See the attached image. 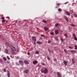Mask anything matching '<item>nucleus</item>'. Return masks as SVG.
<instances>
[{
	"label": "nucleus",
	"instance_id": "f257e3e1",
	"mask_svg": "<svg viewBox=\"0 0 77 77\" xmlns=\"http://www.w3.org/2000/svg\"><path fill=\"white\" fill-rule=\"evenodd\" d=\"M42 73H44L45 74L48 72V69L47 68L44 69V68H43L41 70Z\"/></svg>",
	"mask_w": 77,
	"mask_h": 77
},
{
	"label": "nucleus",
	"instance_id": "f03ea898",
	"mask_svg": "<svg viewBox=\"0 0 77 77\" xmlns=\"http://www.w3.org/2000/svg\"><path fill=\"white\" fill-rule=\"evenodd\" d=\"M19 63L20 65H21L22 66H23L24 65V62L23 61L21 60H20L19 61Z\"/></svg>",
	"mask_w": 77,
	"mask_h": 77
},
{
	"label": "nucleus",
	"instance_id": "7ed1b4c3",
	"mask_svg": "<svg viewBox=\"0 0 77 77\" xmlns=\"http://www.w3.org/2000/svg\"><path fill=\"white\" fill-rule=\"evenodd\" d=\"M73 38H74V39L75 40V41H77V38L76 36V35H75V34H73Z\"/></svg>",
	"mask_w": 77,
	"mask_h": 77
},
{
	"label": "nucleus",
	"instance_id": "20e7f679",
	"mask_svg": "<svg viewBox=\"0 0 77 77\" xmlns=\"http://www.w3.org/2000/svg\"><path fill=\"white\" fill-rule=\"evenodd\" d=\"M32 41H33V42H36V38L35 37H32Z\"/></svg>",
	"mask_w": 77,
	"mask_h": 77
},
{
	"label": "nucleus",
	"instance_id": "39448f33",
	"mask_svg": "<svg viewBox=\"0 0 77 77\" xmlns=\"http://www.w3.org/2000/svg\"><path fill=\"white\" fill-rule=\"evenodd\" d=\"M11 48L12 51H15L16 50L14 46H11Z\"/></svg>",
	"mask_w": 77,
	"mask_h": 77
},
{
	"label": "nucleus",
	"instance_id": "423d86ee",
	"mask_svg": "<svg viewBox=\"0 0 77 77\" xmlns=\"http://www.w3.org/2000/svg\"><path fill=\"white\" fill-rule=\"evenodd\" d=\"M32 63L34 65H35L37 64V63H38V61H37L36 60L34 61H33Z\"/></svg>",
	"mask_w": 77,
	"mask_h": 77
},
{
	"label": "nucleus",
	"instance_id": "0eeeda50",
	"mask_svg": "<svg viewBox=\"0 0 77 77\" xmlns=\"http://www.w3.org/2000/svg\"><path fill=\"white\" fill-rule=\"evenodd\" d=\"M57 75L58 77H62V75L59 72H57Z\"/></svg>",
	"mask_w": 77,
	"mask_h": 77
},
{
	"label": "nucleus",
	"instance_id": "6e6552de",
	"mask_svg": "<svg viewBox=\"0 0 77 77\" xmlns=\"http://www.w3.org/2000/svg\"><path fill=\"white\" fill-rule=\"evenodd\" d=\"M65 19V20L66 21H69V19H68V17L65 16H64L63 17Z\"/></svg>",
	"mask_w": 77,
	"mask_h": 77
},
{
	"label": "nucleus",
	"instance_id": "1a4fd4ad",
	"mask_svg": "<svg viewBox=\"0 0 77 77\" xmlns=\"http://www.w3.org/2000/svg\"><path fill=\"white\" fill-rule=\"evenodd\" d=\"M29 72V70L26 69L24 71V72L26 74H28Z\"/></svg>",
	"mask_w": 77,
	"mask_h": 77
},
{
	"label": "nucleus",
	"instance_id": "9d476101",
	"mask_svg": "<svg viewBox=\"0 0 77 77\" xmlns=\"http://www.w3.org/2000/svg\"><path fill=\"white\" fill-rule=\"evenodd\" d=\"M55 35H58L59 33V30L57 29L55 30Z\"/></svg>",
	"mask_w": 77,
	"mask_h": 77
},
{
	"label": "nucleus",
	"instance_id": "9b49d317",
	"mask_svg": "<svg viewBox=\"0 0 77 77\" xmlns=\"http://www.w3.org/2000/svg\"><path fill=\"white\" fill-rule=\"evenodd\" d=\"M44 29L45 31H47V30H48V28L46 26H45Z\"/></svg>",
	"mask_w": 77,
	"mask_h": 77
},
{
	"label": "nucleus",
	"instance_id": "f8f14e48",
	"mask_svg": "<svg viewBox=\"0 0 77 77\" xmlns=\"http://www.w3.org/2000/svg\"><path fill=\"white\" fill-rule=\"evenodd\" d=\"M65 12L67 15H69V16H70L71 15L70 13H69V12H68V11H65Z\"/></svg>",
	"mask_w": 77,
	"mask_h": 77
},
{
	"label": "nucleus",
	"instance_id": "ddd939ff",
	"mask_svg": "<svg viewBox=\"0 0 77 77\" xmlns=\"http://www.w3.org/2000/svg\"><path fill=\"white\" fill-rule=\"evenodd\" d=\"M63 63H64L65 65H67L68 64V62H67V61H66L65 60H64Z\"/></svg>",
	"mask_w": 77,
	"mask_h": 77
},
{
	"label": "nucleus",
	"instance_id": "4468645a",
	"mask_svg": "<svg viewBox=\"0 0 77 77\" xmlns=\"http://www.w3.org/2000/svg\"><path fill=\"white\" fill-rule=\"evenodd\" d=\"M7 71L8 72V73H7L8 77H10V72L8 70H7Z\"/></svg>",
	"mask_w": 77,
	"mask_h": 77
},
{
	"label": "nucleus",
	"instance_id": "2eb2a0df",
	"mask_svg": "<svg viewBox=\"0 0 77 77\" xmlns=\"http://www.w3.org/2000/svg\"><path fill=\"white\" fill-rule=\"evenodd\" d=\"M70 52L71 53H73V54L74 53H75V51L74 50L70 51Z\"/></svg>",
	"mask_w": 77,
	"mask_h": 77
},
{
	"label": "nucleus",
	"instance_id": "dca6fc26",
	"mask_svg": "<svg viewBox=\"0 0 77 77\" xmlns=\"http://www.w3.org/2000/svg\"><path fill=\"white\" fill-rule=\"evenodd\" d=\"M5 52L6 54H8V50L7 49H6L5 51Z\"/></svg>",
	"mask_w": 77,
	"mask_h": 77
},
{
	"label": "nucleus",
	"instance_id": "f3484780",
	"mask_svg": "<svg viewBox=\"0 0 77 77\" xmlns=\"http://www.w3.org/2000/svg\"><path fill=\"white\" fill-rule=\"evenodd\" d=\"M6 46H7V47H9L11 46L10 44L8 43L6 44Z\"/></svg>",
	"mask_w": 77,
	"mask_h": 77
},
{
	"label": "nucleus",
	"instance_id": "a211bd4d",
	"mask_svg": "<svg viewBox=\"0 0 77 77\" xmlns=\"http://www.w3.org/2000/svg\"><path fill=\"white\" fill-rule=\"evenodd\" d=\"M37 44H42V43L41 42H37Z\"/></svg>",
	"mask_w": 77,
	"mask_h": 77
},
{
	"label": "nucleus",
	"instance_id": "6ab92c4d",
	"mask_svg": "<svg viewBox=\"0 0 77 77\" xmlns=\"http://www.w3.org/2000/svg\"><path fill=\"white\" fill-rule=\"evenodd\" d=\"M3 60H5V61H6L7 60V59H6V57H3Z\"/></svg>",
	"mask_w": 77,
	"mask_h": 77
},
{
	"label": "nucleus",
	"instance_id": "aec40b11",
	"mask_svg": "<svg viewBox=\"0 0 77 77\" xmlns=\"http://www.w3.org/2000/svg\"><path fill=\"white\" fill-rule=\"evenodd\" d=\"M24 63L26 64H29V62L27 61H24Z\"/></svg>",
	"mask_w": 77,
	"mask_h": 77
},
{
	"label": "nucleus",
	"instance_id": "412c9836",
	"mask_svg": "<svg viewBox=\"0 0 77 77\" xmlns=\"http://www.w3.org/2000/svg\"><path fill=\"white\" fill-rule=\"evenodd\" d=\"M72 63L74 64L75 63V61H74V59H72Z\"/></svg>",
	"mask_w": 77,
	"mask_h": 77
},
{
	"label": "nucleus",
	"instance_id": "4be33fe9",
	"mask_svg": "<svg viewBox=\"0 0 77 77\" xmlns=\"http://www.w3.org/2000/svg\"><path fill=\"white\" fill-rule=\"evenodd\" d=\"M39 53V52L38 51H36L35 52V54H38Z\"/></svg>",
	"mask_w": 77,
	"mask_h": 77
},
{
	"label": "nucleus",
	"instance_id": "5701e85b",
	"mask_svg": "<svg viewBox=\"0 0 77 77\" xmlns=\"http://www.w3.org/2000/svg\"><path fill=\"white\" fill-rule=\"evenodd\" d=\"M0 63H3V60L0 59Z\"/></svg>",
	"mask_w": 77,
	"mask_h": 77
},
{
	"label": "nucleus",
	"instance_id": "b1692460",
	"mask_svg": "<svg viewBox=\"0 0 77 77\" xmlns=\"http://www.w3.org/2000/svg\"><path fill=\"white\" fill-rule=\"evenodd\" d=\"M50 34L51 35H54V32H50Z\"/></svg>",
	"mask_w": 77,
	"mask_h": 77
},
{
	"label": "nucleus",
	"instance_id": "393cba45",
	"mask_svg": "<svg viewBox=\"0 0 77 77\" xmlns=\"http://www.w3.org/2000/svg\"><path fill=\"white\" fill-rule=\"evenodd\" d=\"M65 36L66 38H68V35H67V34L66 33L64 35Z\"/></svg>",
	"mask_w": 77,
	"mask_h": 77
},
{
	"label": "nucleus",
	"instance_id": "a878e982",
	"mask_svg": "<svg viewBox=\"0 0 77 77\" xmlns=\"http://www.w3.org/2000/svg\"><path fill=\"white\" fill-rule=\"evenodd\" d=\"M75 50H77V45H75Z\"/></svg>",
	"mask_w": 77,
	"mask_h": 77
},
{
	"label": "nucleus",
	"instance_id": "bb28decb",
	"mask_svg": "<svg viewBox=\"0 0 77 77\" xmlns=\"http://www.w3.org/2000/svg\"><path fill=\"white\" fill-rule=\"evenodd\" d=\"M48 44H50L51 43V40H48Z\"/></svg>",
	"mask_w": 77,
	"mask_h": 77
},
{
	"label": "nucleus",
	"instance_id": "cd10ccee",
	"mask_svg": "<svg viewBox=\"0 0 77 77\" xmlns=\"http://www.w3.org/2000/svg\"><path fill=\"white\" fill-rule=\"evenodd\" d=\"M58 25H59V23H56L55 24V27H57V26H58Z\"/></svg>",
	"mask_w": 77,
	"mask_h": 77
},
{
	"label": "nucleus",
	"instance_id": "c85d7f7f",
	"mask_svg": "<svg viewBox=\"0 0 77 77\" xmlns=\"http://www.w3.org/2000/svg\"><path fill=\"white\" fill-rule=\"evenodd\" d=\"M69 48H70V49H73V48H72L71 46H69Z\"/></svg>",
	"mask_w": 77,
	"mask_h": 77
},
{
	"label": "nucleus",
	"instance_id": "c756f323",
	"mask_svg": "<svg viewBox=\"0 0 77 77\" xmlns=\"http://www.w3.org/2000/svg\"><path fill=\"white\" fill-rule=\"evenodd\" d=\"M42 22H43V23H47V21L45 20H42Z\"/></svg>",
	"mask_w": 77,
	"mask_h": 77
},
{
	"label": "nucleus",
	"instance_id": "7c9ffc66",
	"mask_svg": "<svg viewBox=\"0 0 77 77\" xmlns=\"http://www.w3.org/2000/svg\"><path fill=\"white\" fill-rule=\"evenodd\" d=\"M74 16L75 17H77V15L76 14H74Z\"/></svg>",
	"mask_w": 77,
	"mask_h": 77
},
{
	"label": "nucleus",
	"instance_id": "2f4dec72",
	"mask_svg": "<svg viewBox=\"0 0 77 77\" xmlns=\"http://www.w3.org/2000/svg\"><path fill=\"white\" fill-rule=\"evenodd\" d=\"M7 58L8 59V60H10V58L8 56H7Z\"/></svg>",
	"mask_w": 77,
	"mask_h": 77
},
{
	"label": "nucleus",
	"instance_id": "473e14b6",
	"mask_svg": "<svg viewBox=\"0 0 77 77\" xmlns=\"http://www.w3.org/2000/svg\"><path fill=\"white\" fill-rule=\"evenodd\" d=\"M3 71L4 72H6V69H4L3 70Z\"/></svg>",
	"mask_w": 77,
	"mask_h": 77
},
{
	"label": "nucleus",
	"instance_id": "72a5a7b5",
	"mask_svg": "<svg viewBox=\"0 0 77 77\" xmlns=\"http://www.w3.org/2000/svg\"><path fill=\"white\" fill-rule=\"evenodd\" d=\"M58 11L60 12V11H62V9H60H60H58Z\"/></svg>",
	"mask_w": 77,
	"mask_h": 77
},
{
	"label": "nucleus",
	"instance_id": "f704fd0d",
	"mask_svg": "<svg viewBox=\"0 0 77 77\" xmlns=\"http://www.w3.org/2000/svg\"><path fill=\"white\" fill-rule=\"evenodd\" d=\"M60 39L62 42H63V40H64V41L65 40V39H63V38H61Z\"/></svg>",
	"mask_w": 77,
	"mask_h": 77
},
{
	"label": "nucleus",
	"instance_id": "c9c22d12",
	"mask_svg": "<svg viewBox=\"0 0 77 77\" xmlns=\"http://www.w3.org/2000/svg\"><path fill=\"white\" fill-rule=\"evenodd\" d=\"M47 59L48 60H50V58L49 57H47Z\"/></svg>",
	"mask_w": 77,
	"mask_h": 77
},
{
	"label": "nucleus",
	"instance_id": "e433bc0d",
	"mask_svg": "<svg viewBox=\"0 0 77 77\" xmlns=\"http://www.w3.org/2000/svg\"><path fill=\"white\" fill-rule=\"evenodd\" d=\"M42 65H43V66H45V64L44 63H42Z\"/></svg>",
	"mask_w": 77,
	"mask_h": 77
},
{
	"label": "nucleus",
	"instance_id": "4c0bfd02",
	"mask_svg": "<svg viewBox=\"0 0 77 77\" xmlns=\"http://www.w3.org/2000/svg\"><path fill=\"white\" fill-rule=\"evenodd\" d=\"M64 51H65V53H67V51L66 50L64 49Z\"/></svg>",
	"mask_w": 77,
	"mask_h": 77
},
{
	"label": "nucleus",
	"instance_id": "58836bf2",
	"mask_svg": "<svg viewBox=\"0 0 77 77\" xmlns=\"http://www.w3.org/2000/svg\"><path fill=\"white\" fill-rule=\"evenodd\" d=\"M54 60L55 62H57V59L56 58L54 59Z\"/></svg>",
	"mask_w": 77,
	"mask_h": 77
},
{
	"label": "nucleus",
	"instance_id": "ea45409f",
	"mask_svg": "<svg viewBox=\"0 0 77 77\" xmlns=\"http://www.w3.org/2000/svg\"><path fill=\"white\" fill-rule=\"evenodd\" d=\"M55 39L56 41H58V38H57V37L55 38Z\"/></svg>",
	"mask_w": 77,
	"mask_h": 77
},
{
	"label": "nucleus",
	"instance_id": "a19ab883",
	"mask_svg": "<svg viewBox=\"0 0 77 77\" xmlns=\"http://www.w3.org/2000/svg\"><path fill=\"white\" fill-rule=\"evenodd\" d=\"M2 22H5V21H6V20L5 19H3V20H2Z\"/></svg>",
	"mask_w": 77,
	"mask_h": 77
},
{
	"label": "nucleus",
	"instance_id": "79ce46f5",
	"mask_svg": "<svg viewBox=\"0 0 77 77\" xmlns=\"http://www.w3.org/2000/svg\"><path fill=\"white\" fill-rule=\"evenodd\" d=\"M60 5V4H59V3H57V6H59V5Z\"/></svg>",
	"mask_w": 77,
	"mask_h": 77
},
{
	"label": "nucleus",
	"instance_id": "37998d69",
	"mask_svg": "<svg viewBox=\"0 0 77 77\" xmlns=\"http://www.w3.org/2000/svg\"><path fill=\"white\" fill-rule=\"evenodd\" d=\"M19 24H21L22 23H21V21H19Z\"/></svg>",
	"mask_w": 77,
	"mask_h": 77
},
{
	"label": "nucleus",
	"instance_id": "c03bdc74",
	"mask_svg": "<svg viewBox=\"0 0 77 77\" xmlns=\"http://www.w3.org/2000/svg\"><path fill=\"white\" fill-rule=\"evenodd\" d=\"M1 19H2V20H5V17H2Z\"/></svg>",
	"mask_w": 77,
	"mask_h": 77
},
{
	"label": "nucleus",
	"instance_id": "a18cd8bd",
	"mask_svg": "<svg viewBox=\"0 0 77 77\" xmlns=\"http://www.w3.org/2000/svg\"><path fill=\"white\" fill-rule=\"evenodd\" d=\"M27 54L28 55H30V53L29 52H27Z\"/></svg>",
	"mask_w": 77,
	"mask_h": 77
},
{
	"label": "nucleus",
	"instance_id": "49530a36",
	"mask_svg": "<svg viewBox=\"0 0 77 77\" xmlns=\"http://www.w3.org/2000/svg\"><path fill=\"white\" fill-rule=\"evenodd\" d=\"M11 52L12 53V54H14V51H11Z\"/></svg>",
	"mask_w": 77,
	"mask_h": 77
},
{
	"label": "nucleus",
	"instance_id": "de8ad7c7",
	"mask_svg": "<svg viewBox=\"0 0 77 77\" xmlns=\"http://www.w3.org/2000/svg\"><path fill=\"white\" fill-rule=\"evenodd\" d=\"M71 26H75V25L73 24H71Z\"/></svg>",
	"mask_w": 77,
	"mask_h": 77
},
{
	"label": "nucleus",
	"instance_id": "09e8293b",
	"mask_svg": "<svg viewBox=\"0 0 77 77\" xmlns=\"http://www.w3.org/2000/svg\"><path fill=\"white\" fill-rule=\"evenodd\" d=\"M68 2H66L65 3H64L65 5H66V4H67L68 3Z\"/></svg>",
	"mask_w": 77,
	"mask_h": 77
},
{
	"label": "nucleus",
	"instance_id": "8fccbe9b",
	"mask_svg": "<svg viewBox=\"0 0 77 77\" xmlns=\"http://www.w3.org/2000/svg\"><path fill=\"white\" fill-rule=\"evenodd\" d=\"M41 36H44V37H45V36L44 35H41Z\"/></svg>",
	"mask_w": 77,
	"mask_h": 77
},
{
	"label": "nucleus",
	"instance_id": "3c124183",
	"mask_svg": "<svg viewBox=\"0 0 77 77\" xmlns=\"http://www.w3.org/2000/svg\"><path fill=\"white\" fill-rule=\"evenodd\" d=\"M31 50H33V48H31Z\"/></svg>",
	"mask_w": 77,
	"mask_h": 77
},
{
	"label": "nucleus",
	"instance_id": "603ef678",
	"mask_svg": "<svg viewBox=\"0 0 77 77\" xmlns=\"http://www.w3.org/2000/svg\"><path fill=\"white\" fill-rule=\"evenodd\" d=\"M34 45H35V44H36V43L35 42H34Z\"/></svg>",
	"mask_w": 77,
	"mask_h": 77
},
{
	"label": "nucleus",
	"instance_id": "864d4df0",
	"mask_svg": "<svg viewBox=\"0 0 77 77\" xmlns=\"http://www.w3.org/2000/svg\"><path fill=\"white\" fill-rule=\"evenodd\" d=\"M71 12H72V13H73V11H71Z\"/></svg>",
	"mask_w": 77,
	"mask_h": 77
},
{
	"label": "nucleus",
	"instance_id": "5fc2aeb1",
	"mask_svg": "<svg viewBox=\"0 0 77 77\" xmlns=\"http://www.w3.org/2000/svg\"><path fill=\"white\" fill-rule=\"evenodd\" d=\"M71 17L72 18H73V16H72V15L71 16Z\"/></svg>",
	"mask_w": 77,
	"mask_h": 77
},
{
	"label": "nucleus",
	"instance_id": "6e6d98bb",
	"mask_svg": "<svg viewBox=\"0 0 77 77\" xmlns=\"http://www.w3.org/2000/svg\"><path fill=\"white\" fill-rule=\"evenodd\" d=\"M10 63V62H8V63Z\"/></svg>",
	"mask_w": 77,
	"mask_h": 77
},
{
	"label": "nucleus",
	"instance_id": "4d7b16f0",
	"mask_svg": "<svg viewBox=\"0 0 77 77\" xmlns=\"http://www.w3.org/2000/svg\"><path fill=\"white\" fill-rule=\"evenodd\" d=\"M6 23H8V21H6Z\"/></svg>",
	"mask_w": 77,
	"mask_h": 77
},
{
	"label": "nucleus",
	"instance_id": "13d9d810",
	"mask_svg": "<svg viewBox=\"0 0 77 77\" xmlns=\"http://www.w3.org/2000/svg\"><path fill=\"white\" fill-rule=\"evenodd\" d=\"M1 72V69H0V72Z\"/></svg>",
	"mask_w": 77,
	"mask_h": 77
},
{
	"label": "nucleus",
	"instance_id": "bf43d9fd",
	"mask_svg": "<svg viewBox=\"0 0 77 77\" xmlns=\"http://www.w3.org/2000/svg\"><path fill=\"white\" fill-rule=\"evenodd\" d=\"M0 50H1V48H0Z\"/></svg>",
	"mask_w": 77,
	"mask_h": 77
},
{
	"label": "nucleus",
	"instance_id": "052dcab7",
	"mask_svg": "<svg viewBox=\"0 0 77 77\" xmlns=\"http://www.w3.org/2000/svg\"><path fill=\"white\" fill-rule=\"evenodd\" d=\"M76 3H77V1H76Z\"/></svg>",
	"mask_w": 77,
	"mask_h": 77
},
{
	"label": "nucleus",
	"instance_id": "680f3d73",
	"mask_svg": "<svg viewBox=\"0 0 77 77\" xmlns=\"http://www.w3.org/2000/svg\"><path fill=\"white\" fill-rule=\"evenodd\" d=\"M41 66V65H39V66Z\"/></svg>",
	"mask_w": 77,
	"mask_h": 77
}]
</instances>
